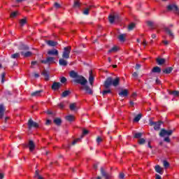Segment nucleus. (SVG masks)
Segmentation results:
<instances>
[{"mask_svg":"<svg viewBox=\"0 0 179 179\" xmlns=\"http://www.w3.org/2000/svg\"><path fill=\"white\" fill-rule=\"evenodd\" d=\"M155 124H156V122L150 121V125L151 127H153V125L155 126Z\"/></svg>","mask_w":179,"mask_h":179,"instance_id":"obj_58","label":"nucleus"},{"mask_svg":"<svg viewBox=\"0 0 179 179\" xmlns=\"http://www.w3.org/2000/svg\"><path fill=\"white\" fill-rule=\"evenodd\" d=\"M152 72L154 73H160V72H162V69L159 66H155L152 69Z\"/></svg>","mask_w":179,"mask_h":179,"instance_id":"obj_26","label":"nucleus"},{"mask_svg":"<svg viewBox=\"0 0 179 179\" xmlns=\"http://www.w3.org/2000/svg\"><path fill=\"white\" fill-rule=\"evenodd\" d=\"M66 120L70 122H72V121H75V116L72 115H67L66 116Z\"/></svg>","mask_w":179,"mask_h":179,"instance_id":"obj_25","label":"nucleus"},{"mask_svg":"<svg viewBox=\"0 0 179 179\" xmlns=\"http://www.w3.org/2000/svg\"><path fill=\"white\" fill-rule=\"evenodd\" d=\"M43 75L45 80H49L50 76H48V73H46V71H43Z\"/></svg>","mask_w":179,"mask_h":179,"instance_id":"obj_37","label":"nucleus"},{"mask_svg":"<svg viewBox=\"0 0 179 179\" xmlns=\"http://www.w3.org/2000/svg\"><path fill=\"white\" fill-rule=\"evenodd\" d=\"M69 94H71V91L66 90V91L63 92V93L62 94V97H66L67 96H69Z\"/></svg>","mask_w":179,"mask_h":179,"instance_id":"obj_31","label":"nucleus"},{"mask_svg":"<svg viewBox=\"0 0 179 179\" xmlns=\"http://www.w3.org/2000/svg\"><path fill=\"white\" fill-rule=\"evenodd\" d=\"M16 16H17V11L11 13L10 17H16Z\"/></svg>","mask_w":179,"mask_h":179,"instance_id":"obj_50","label":"nucleus"},{"mask_svg":"<svg viewBox=\"0 0 179 179\" xmlns=\"http://www.w3.org/2000/svg\"><path fill=\"white\" fill-rule=\"evenodd\" d=\"M28 129H31V128H38V123L33 121V120L29 119L27 123Z\"/></svg>","mask_w":179,"mask_h":179,"instance_id":"obj_5","label":"nucleus"},{"mask_svg":"<svg viewBox=\"0 0 179 179\" xmlns=\"http://www.w3.org/2000/svg\"><path fill=\"white\" fill-rule=\"evenodd\" d=\"M73 7L74 8H80V3L79 2V1L76 0L74 1Z\"/></svg>","mask_w":179,"mask_h":179,"instance_id":"obj_40","label":"nucleus"},{"mask_svg":"<svg viewBox=\"0 0 179 179\" xmlns=\"http://www.w3.org/2000/svg\"><path fill=\"white\" fill-rule=\"evenodd\" d=\"M141 118H142V114L137 115L134 119V122H139Z\"/></svg>","mask_w":179,"mask_h":179,"instance_id":"obj_27","label":"nucleus"},{"mask_svg":"<svg viewBox=\"0 0 179 179\" xmlns=\"http://www.w3.org/2000/svg\"><path fill=\"white\" fill-rule=\"evenodd\" d=\"M169 94H173V96H178L179 92L178 91H171V92H169Z\"/></svg>","mask_w":179,"mask_h":179,"instance_id":"obj_44","label":"nucleus"},{"mask_svg":"<svg viewBox=\"0 0 179 179\" xmlns=\"http://www.w3.org/2000/svg\"><path fill=\"white\" fill-rule=\"evenodd\" d=\"M6 73H2L1 74V83H3L5 82V76H6Z\"/></svg>","mask_w":179,"mask_h":179,"instance_id":"obj_51","label":"nucleus"},{"mask_svg":"<svg viewBox=\"0 0 179 179\" xmlns=\"http://www.w3.org/2000/svg\"><path fill=\"white\" fill-rule=\"evenodd\" d=\"M167 10L169 12H173L176 15H178L179 16V8L178 6L176 4H170L167 6Z\"/></svg>","mask_w":179,"mask_h":179,"instance_id":"obj_3","label":"nucleus"},{"mask_svg":"<svg viewBox=\"0 0 179 179\" xmlns=\"http://www.w3.org/2000/svg\"><path fill=\"white\" fill-rule=\"evenodd\" d=\"M69 108L71 111H73V110H75L76 108V103H71L70 104Z\"/></svg>","mask_w":179,"mask_h":179,"instance_id":"obj_38","label":"nucleus"},{"mask_svg":"<svg viewBox=\"0 0 179 179\" xmlns=\"http://www.w3.org/2000/svg\"><path fill=\"white\" fill-rule=\"evenodd\" d=\"M133 76L134 78H138V73H136V72L133 73Z\"/></svg>","mask_w":179,"mask_h":179,"instance_id":"obj_63","label":"nucleus"},{"mask_svg":"<svg viewBox=\"0 0 179 179\" xmlns=\"http://www.w3.org/2000/svg\"><path fill=\"white\" fill-rule=\"evenodd\" d=\"M162 43L164 45H169V41H163Z\"/></svg>","mask_w":179,"mask_h":179,"instance_id":"obj_60","label":"nucleus"},{"mask_svg":"<svg viewBox=\"0 0 179 179\" xmlns=\"http://www.w3.org/2000/svg\"><path fill=\"white\" fill-rule=\"evenodd\" d=\"M146 142V140H145V138H140L138 141V145H144V143Z\"/></svg>","mask_w":179,"mask_h":179,"instance_id":"obj_41","label":"nucleus"},{"mask_svg":"<svg viewBox=\"0 0 179 179\" xmlns=\"http://www.w3.org/2000/svg\"><path fill=\"white\" fill-rule=\"evenodd\" d=\"M54 122H55V124H56V125H61V123L62 122L61 121V119L57 118V119L54 120Z\"/></svg>","mask_w":179,"mask_h":179,"instance_id":"obj_36","label":"nucleus"},{"mask_svg":"<svg viewBox=\"0 0 179 179\" xmlns=\"http://www.w3.org/2000/svg\"><path fill=\"white\" fill-rule=\"evenodd\" d=\"M57 107H59V108H60V110H63L65 107V102H61L60 103H59L57 105Z\"/></svg>","mask_w":179,"mask_h":179,"instance_id":"obj_35","label":"nucleus"},{"mask_svg":"<svg viewBox=\"0 0 179 179\" xmlns=\"http://www.w3.org/2000/svg\"><path fill=\"white\" fill-rule=\"evenodd\" d=\"M5 106L2 104L0 105V118L2 120L3 118V114H5Z\"/></svg>","mask_w":179,"mask_h":179,"instance_id":"obj_17","label":"nucleus"},{"mask_svg":"<svg viewBox=\"0 0 179 179\" xmlns=\"http://www.w3.org/2000/svg\"><path fill=\"white\" fill-rule=\"evenodd\" d=\"M5 175L2 173H0V179H3Z\"/></svg>","mask_w":179,"mask_h":179,"instance_id":"obj_64","label":"nucleus"},{"mask_svg":"<svg viewBox=\"0 0 179 179\" xmlns=\"http://www.w3.org/2000/svg\"><path fill=\"white\" fill-rule=\"evenodd\" d=\"M82 90H85L87 94H93V90L90 89V87L87 85L86 84L84 86L81 87Z\"/></svg>","mask_w":179,"mask_h":179,"instance_id":"obj_8","label":"nucleus"},{"mask_svg":"<svg viewBox=\"0 0 179 179\" xmlns=\"http://www.w3.org/2000/svg\"><path fill=\"white\" fill-rule=\"evenodd\" d=\"M55 6L57 8V9L61 8V6L58 3H55Z\"/></svg>","mask_w":179,"mask_h":179,"instance_id":"obj_57","label":"nucleus"},{"mask_svg":"<svg viewBox=\"0 0 179 179\" xmlns=\"http://www.w3.org/2000/svg\"><path fill=\"white\" fill-rule=\"evenodd\" d=\"M43 91H41V90H39V91H36V92H32L31 94V96H32V97H40V96H41V92H42Z\"/></svg>","mask_w":179,"mask_h":179,"instance_id":"obj_22","label":"nucleus"},{"mask_svg":"<svg viewBox=\"0 0 179 179\" xmlns=\"http://www.w3.org/2000/svg\"><path fill=\"white\" fill-rule=\"evenodd\" d=\"M76 83H79L80 85H82V86H84L87 83V80L85 78V77L80 76L77 79H75Z\"/></svg>","mask_w":179,"mask_h":179,"instance_id":"obj_4","label":"nucleus"},{"mask_svg":"<svg viewBox=\"0 0 179 179\" xmlns=\"http://www.w3.org/2000/svg\"><path fill=\"white\" fill-rule=\"evenodd\" d=\"M29 148L30 152H33V150L36 149V145H34V142H33V141H29Z\"/></svg>","mask_w":179,"mask_h":179,"instance_id":"obj_18","label":"nucleus"},{"mask_svg":"<svg viewBox=\"0 0 179 179\" xmlns=\"http://www.w3.org/2000/svg\"><path fill=\"white\" fill-rule=\"evenodd\" d=\"M110 23L113 24L114 22L120 21V16L117 14L110 15L108 17Z\"/></svg>","mask_w":179,"mask_h":179,"instance_id":"obj_6","label":"nucleus"},{"mask_svg":"<svg viewBox=\"0 0 179 179\" xmlns=\"http://www.w3.org/2000/svg\"><path fill=\"white\" fill-rule=\"evenodd\" d=\"M72 50L71 46H67L64 48V51L62 53V58L64 59H69V55H71V51Z\"/></svg>","mask_w":179,"mask_h":179,"instance_id":"obj_2","label":"nucleus"},{"mask_svg":"<svg viewBox=\"0 0 179 179\" xmlns=\"http://www.w3.org/2000/svg\"><path fill=\"white\" fill-rule=\"evenodd\" d=\"M173 130H166L164 129H162L159 133V136H166V135H168V136H170V135H172Z\"/></svg>","mask_w":179,"mask_h":179,"instance_id":"obj_7","label":"nucleus"},{"mask_svg":"<svg viewBox=\"0 0 179 179\" xmlns=\"http://www.w3.org/2000/svg\"><path fill=\"white\" fill-rule=\"evenodd\" d=\"M163 164L165 169H167L170 166V164L166 160L163 162Z\"/></svg>","mask_w":179,"mask_h":179,"instance_id":"obj_48","label":"nucleus"},{"mask_svg":"<svg viewBox=\"0 0 179 179\" xmlns=\"http://www.w3.org/2000/svg\"><path fill=\"white\" fill-rule=\"evenodd\" d=\"M134 28H135L134 23H131L128 27L129 30H133Z\"/></svg>","mask_w":179,"mask_h":179,"instance_id":"obj_46","label":"nucleus"},{"mask_svg":"<svg viewBox=\"0 0 179 179\" xmlns=\"http://www.w3.org/2000/svg\"><path fill=\"white\" fill-rule=\"evenodd\" d=\"M10 57L13 59H17V58H20V53L13 54Z\"/></svg>","mask_w":179,"mask_h":179,"instance_id":"obj_30","label":"nucleus"},{"mask_svg":"<svg viewBox=\"0 0 179 179\" xmlns=\"http://www.w3.org/2000/svg\"><path fill=\"white\" fill-rule=\"evenodd\" d=\"M117 51H118V47L114 46L113 48H112L110 50H108V52L109 53L117 52Z\"/></svg>","mask_w":179,"mask_h":179,"instance_id":"obj_32","label":"nucleus"},{"mask_svg":"<svg viewBox=\"0 0 179 179\" xmlns=\"http://www.w3.org/2000/svg\"><path fill=\"white\" fill-rule=\"evenodd\" d=\"M164 29H165V31L169 34L171 38H174V34L171 33V30H170L168 27H166Z\"/></svg>","mask_w":179,"mask_h":179,"instance_id":"obj_28","label":"nucleus"},{"mask_svg":"<svg viewBox=\"0 0 179 179\" xmlns=\"http://www.w3.org/2000/svg\"><path fill=\"white\" fill-rule=\"evenodd\" d=\"M34 177H35V178H38V179H44V178H43V176H41L38 174V171H36Z\"/></svg>","mask_w":179,"mask_h":179,"instance_id":"obj_34","label":"nucleus"},{"mask_svg":"<svg viewBox=\"0 0 179 179\" xmlns=\"http://www.w3.org/2000/svg\"><path fill=\"white\" fill-rule=\"evenodd\" d=\"M46 44L50 47H56V45H58V42L54 41H47Z\"/></svg>","mask_w":179,"mask_h":179,"instance_id":"obj_19","label":"nucleus"},{"mask_svg":"<svg viewBox=\"0 0 179 179\" xmlns=\"http://www.w3.org/2000/svg\"><path fill=\"white\" fill-rule=\"evenodd\" d=\"M143 45H144V47H146V45H148V43H146V40H143Z\"/></svg>","mask_w":179,"mask_h":179,"instance_id":"obj_61","label":"nucleus"},{"mask_svg":"<svg viewBox=\"0 0 179 179\" xmlns=\"http://www.w3.org/2000/svg\"><path fill=\"white\" fill-rule=\"evenodd\" d=\"M59 87H61L60 83H57V82L53 83V84L52 85V90H58V89H59Z\"/></svg>","mask_w":179,"mask_h":179,"instance_id":"obj_12","label":"nucleus"},{"mask_svg":"<svg viewBox=\"0 0 179 179\" xmlns=\"http://www.w3.org/2000/svg\"><path fill=\"white\" fill-rule=\"evenodd\" d=\"M59 64L61 66H66V65H68V62L62 58L59 59Z\"/></svg>","mask_w":179,"mask_h":179,"instance_id":"obj_20","label":"nucleus"},{"mask_svg":"<svg viewBox=\"0 0 179 179\" xmlns=\"http://www.w3.org/2000/svg\"><path fill=\"white\" fill-rule=\"evenodd\" d=\"M128 90H122L119 92V96H120V97H127V96H128Z\"/></svg>","mask_w":179,"mask_h":179,"instance_id":"obj_15","label":"nucleus"},{"mask_svg":"<svg viewBox=\"0 0 179 179\" xmlns=\"http://www.w3.org/2000/svg\"><path fill=\"white\" fill-rule=\"evenodd\" d=\"M54 61H55V58L52 57H48L46 58L45 60H41V64H52L54 63Z\"/></svg>","mask_w":179,"mask_h":179,"instance_id":"obj_9","label":"nucleus"},{"mask_svg":"<svg viewBox=\"0 0 179 179\" xmlns=\"http://www.w3.org/2000/svg\"><path fill=\"white\" fill-rule=\"evenodd\" d=\"M120 80L119 77H117L115 79H113V77H108L104 83V87L106 89H110V86L117 87V86L120 85Z\"/></svg>","mask_w":179,"mask_h":179,"instance_id":"obj_1","label":"nucleus"},{"mask_svg":"<svg viewBox=\"0 0 179 179\" xmlns=\"http://www.w3.org/2000/svg\"><path fill=\"white\" fill-rule=\"evenodd\" d=\"M164 62H166V60L164 59H160V58L157 59V63L158 64V65H163Z\"/></svg>","mask_w":179,"mask_h":179,"instance_id":"obj_29","label":"nucleus"},{"mask_svg":"<svg viewBox=\"0 0 179 179\" xmlns=\"http://www.w3.org/2000/svg\"><path fill=\"white\" fill-rule=\"evenodd\" d=\"M96 142L99 145V143H101V142H103V138H101V137H97Z\"/></svg>","mask_w":179,"mask_h":179,"instance_id":"obj_52","label":"nucleus"},{"mask_svg":"<svg viewBox=\"0 0 179 179\" xmlns=\"http://www.w3.org/2000/svg\"><path fill=\"white\" fill-rule=\"evenodd\" d=\"M155 169L157 173L161 175L163 174V168H162L160 166L156 165Z\"/></svg>","mask_w":179,"mask_h":179,"instance_id":"obj_21","label":"nucleus"},{"mask_svg":"<svg viewBox=\"0 0 179 179\" xmlns=\"http://www.w3.org/2000/svg\"><path fill=\"white\" fill-rule=\"evenodd\" d=\"M20 54H21V55H23V57H24L25 58L31 57V55H32L31 52H21Z\"/></svg>","mask_w":179,"mask_h":179,"instance_id":"obj_23","label":"nucleus"},{"mask_svg":"<svg viewBox=\"0 0 179 179\" xmlns=\"http://www.w3.org/2000/svg\"><path fill=\"white\" fill-rule=\"evenodd\" d=\"M79 141H80V138H76V140H74L72 142V145H75V144L78 143V142H79Z\"/></svg>","mask_w":179,"mask_h":179,"instance_id":"obj_55","label":"nucleus"},{"mask_svg":"<svg viewBox=\"0 0 179 179\" xmlns=\"http://www.w3.org/2000/svg\"><path fill=\"white\" fill-rule=\"evenodd\" d=\"M92 8V6H90L88 8H85L83 11L84 15H89V10H90V8Z\"/></svg>","mask_w":179,"mask_h":179,"instance_id":"obj_45","label":"nucleus"},{"mask_svg":"<svg viewBox=\"0 0 179 179\" xmlns=\"http://www.w3.org/2000/svg\"><path fill=\"white\" fill-rule=\"evenodd\" d=\"M164 141H165V142H167L168 143H170V142H171L170 138L166 137V138H164Z\"/></svg>","mask_w":179,"mask_h":179,"instance_id":"obj_56","label":"nucleus"},{"mask_svg":"<svg viewBox=\"0 0 179 179\" xmlns=\"http://www.w3.org/2000/svg\"><path fill=\"white\" fill-rule=\"evenodd\" d=\"M147 24H148V26H149V27H151L152 29H153V26H154L153 22L148 21Z\"/></svg>","mask_w":179,"mask_h":179,"instance_id":"obj_49","label":"nucleus"},{"mask_svg":"<svg viewBox=\"0 0 179 179\" xmlns=\"http://www.w3.org/2000/svg\"><path fill=\"white\" fill-rule=\"evenodd\" d=\"M171 71H173L171 67L166 68L164 70V73H171Z\"/></svg>","mask_w":179,"mask_h":179,"instance_id":"obj_33","label":"nucleus"},{"mask_svg":"<svg viewBox=\"0 0 179 179\" xmlns=\"http://www.w3.org/2000/svg\"><path fill=\"white\" fill-rule=\"evenodd\" d=\"M70 77L72 78L73 79H77L79 78V75H78V73L75 72V71H70Z\"/></svg>","mask_w":179,"mask_h":179,"instance_id":"obj_16","label":"nucleus"},{"mask_svg":"<svg viewBox=\"0 0 179 179\" xmlns=\"http://www.w3.org/2000/svg\"><path fill=\"white\" fill-rule=\"evenodd\" d=\"M155 179H162V176H160V175H159V174H156Z\"/></svg>","mask_w":179,"mask_h":179,"instance_id":"obj_59","label":"nucleus"},{"mask_svg":"<svg viewBox=\"0 0 179 179\" xmlns=\"http://www.w3.org/2000/svg\"><path fill=\"white\" fill-rule=\"evenodd\" d=\"M27 22V21L26 20V19H22L20 20V26H24V24H26Z\"/></svg>","mask_w":179,"mask_h":179,"instance_id":"obj_43","label":"nucleus"},{"mask_svg":"<svg viewBox=\"0 0 179 179\" xmlns=\"http://www.w3.org/2000/svg\"><path fill=\"white\" fill-rule=\"evenodd\" d=\"M101 175L103 176V177H105L106 179L111 178V175L106 173V171H104V169L101 168Z\"/></svg>","mask_w":179,"mask_h":179,"instance_id":"obj_11","label":"nucleus"},{"mask_svg":"<svg viewBox=\"0 0 179 179\" xmlns=\"http://www.w3.org/2000/svg\"><path fill=\"white\" fill-rule=\"evenodd\" d=\"M110 93H111V90H110V89L105 90H103V91L102 92V94H103V96H106V94H110Z\"/></svg>","mask_w":179,"mask_h":179,"instance_id":"obj_39","label":"nucleus"},{"mask_svg":"<svg viewBox=\"0 0 179 179\" xmlns=\"http://www.w3.org/2000/svg\"><path fill=\"white\" fill-rule=\"evenodd\" d=\"M124 177H125V175L124 174V173H120L119 175V178L124 179Z\"/></svg>","mask_w":179,"mask_h":179,"instance_id":"obj_54","label":"nucleus"},{"mask_svg":"<svg viewBox=\"0 0 179 179\" xmlns=\"http://www.w3.org/2000/svg\"><path fill=\"white\" fill-rule=\"evenodd\" d=\"M59 52H58V50L57 49H52L48 51V55H56L58 56Z\"/></svg>","mask_w":179,"mask_h":179,"instance_id":"obj_10","label":"nucleus"},{"mask_svg":"<svg viewBox=\"0 0 179 179\" xmlns=\"http://www.w3.org/2000/svg\"><path fill=\"white\" fill-rule=\"evenodd\" d=\"M89 82L91 86H93V83H94V77H93V72L92 71H90Z\"/></svg>","mask_w":179,"mask_h":179,"instance_id":"obj_13","label":"nucleus"},{"mask_svg":"<svg viewBox=\"0 0 179 179\" xmlns=\"http://www.w3.org/2000/svg\"><path fill=\"white\" fill-rule=\"evenodd\" d=\"M60 82H61L62 83H65L66 82V78L62 77V78H61V80H60Z\"/></svg>","mask_w":179,"mask_h":179,"instance_id":"obj_53","label":"nucleus"},{"mask_svg":"<svg viewBox=\"0 0 179 179\" xmlns=\"http://www.w3.org/2000/svg\"><path fill=\"white\" fill-rule=\"evenodd\" d=\"M131 97L132 99H135L136 97V93L134 92L132 94H131Z\"/></svg>","mask_w":179,"mask_h":179,"instance_id":"obj_62","label":"nucleus"},{"mask_svg":"<svg viewBox=\"0 0 179 179\" xmlns=\"http://www.w3.org/2000/svg\"><path fill=\"white\" fill-rule=\"evenodd\" d=\"M89 134V130L84 129L83 131V134L81 135V138H83L85 135H87Z\"/></svg>","mask_w":179,"mask_h":179,"instance_id":"obj_47","label":"nucleus"},{"mask_svg":"<svg viewBox=\"0 0 179 179\" xmlns=\"http://www.w3.org/2000/svg\"><path fill=\"white\" fill-rule=\"evenodd\" d=\"M162 124H163V122L162 121L156 122L155 124L154 125V129L155 131H159V129H160V127L162 126Z\"/></svg>","mask_w":179,"mask_h":179,"instance_id":"obj_14","label":"nucleus"},{"mask_svg":"<svg viewBox=\"0 0 179 179\" xmlns=\"http://www.w3.org/2000/svg\"><path fill=\"white\" fill-rule=\"evenodd\" d=\"M126 37H127V34H120V35L118 36V39L122 43H124L125 41Z\"/></svg>","mask_w":179,"mask_h":179,"instance_id":"obj_24","label":"nucleus"},{"mask_svg":"<svg viewBox=\"0 0 179 179\" xmlns=\"http://www.w3.org/2000/svg\"><path fill=\"white\" fill-rule=\"evenodd\" d=\"M134 138L136 139H140V138H142V133H136L134 134Z\"/></svg>","mask_w":179,"mask_h":179,"instance_id":"obj_42","label":"nucleus"}]
</instances>
